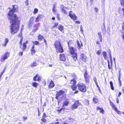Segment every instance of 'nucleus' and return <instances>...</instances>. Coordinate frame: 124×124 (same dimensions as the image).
I'll return each instance as SVG.
<instances>
[{"label": "nucleus", "instance_id": "1", "mask_svg": "<svg viewBox=\"0 0 124 124\" xmlns=\"http://www.w3.org/2000/svg\"><path fill=\"white\" fill-rule=\"evenodd\" d=\"M10 13L8 14V18L10 21L11 25L10 26V33L12 35H14L18 31L20 24V21L18 20V18H14V16L12 17Z\"/></svg>", "mask_w": 124, "mask_h": 124}, {"label": "nucleus", "instance_id": "2", "mask_svg": "<svg viewBox=\"0 0 124 124\" xmlns=\"http://www.w3.org/2000/svg\"><path fill=\"white\" fill-rule=\"evenodd\" d=\"M54 45L56 49L57 52L62 53L63 52V50L62 46L61 45L60 42L59 41L56 40Z\"/></svg>", "mask_w": 124, "mask_h": 124}, {"label": "nucleus", "instance_id": "3", "mask_svg": "<svg viewBox=\"0 0 124 124\" xmlns=\"http://www.w3.org/2000/svg\"><path fill=\"white\" fill-rule=\"evenodd\" d=\"M65 92L62 90H60L57 92L55 98L56 99H61L62 100L64 98L65 96Z\"/></svg>", "mask_w": 124, "mask_h": 124}, {"label": "nucleus", "instance_id": "4", "mask_svg": "<svg viewBox=\"0 0 124 124\" xmlns=\"http://www.w3.org/2000/svg\"><path fill=\"white\" fill-rule=\"evenodd\" d=\"M13 9H11L10 10L9 12L8 13V14L10 12V14L11 15V16L12 17H13V16H14V17H15L14 18L15 19L16 18H18L16 16V15H15L14 13L17 10L18 8V6L17 5H14L13 6Z\"/></svg>", "mask_w": 124, "mask_h": 124}, {"label": "nucleus", "instance_id": "5", "mask_svg": "<svg viewBox=\"0 0 124 124\" xmlns=\"http://www.w3.org/2000/svg\"><path fill=\"white\" fill-rule=\"evenodd\" d=\"M77 87L78 90L82 92H85L86 91V88L85 84L82 83L78 84Z\"/></svg>", "mask_w": 124, "mask_h": 124}, {"label": "nucleus", "instance_id": "6", "mask_svg": "<svg viewBox=\"0 0 124 124\" xmlns=\"http://www.w3.org/2000/svg\"><path fill=\"white\" fill-rule=\"evenodd\" d=\"M9 53L7 52L5 54H2L0 58V61L2 62H4L6 59H7L9 57Z\"/></svg>", "mask_w": 124, "mask_h": 124}, {"label": "nucleus", "instance_id": "7", "mask_svg": "<svg viewBox=\"0 0 124 124\" xmlns=\"http://www.w3.org/2000/svg\"><path fill=\"white\" fill-rule=\"evenodd\" d=\"M84 76L85 83L88 84L89 82V80L90 78V77L87 74V71H85L84 74Z\"/></svg>", "mask_w": 124, "mask_h": 124}, {"label": "nucleus", "instance_id": "8", "mask_svg": "<svg viewBox=\"0 0 124 124\" xmlns=\"http://www.w3.org/2000/svg\"><path fill=\"white\" fill-rule=\"evenodd\" d=\"M80 103L78 101H75L74 103L71 105V108L72 110L76 109L78 108V106L80 105Z\"/></svg>", "mask_w": 124, "mask_h": 124}, {"label": "nucleus", "instance_id": "9", "mask_svg": "<svg viewBox=\"0 0 124 124\" xmlns=\"http://www.w3.org/2000/svg\"><path fill=\"white\" fill-rule=\"evenodd\" d=\"M69 16L70 18L73 20H75L77 19V16L72 11L70 12Z\"/></svg>", "mask_w": 124, "mask_h": 124}, {"label": "nucleus", "instance_id": "10", "mask_svg": "<svg viewBox=\"0 0 124 124\" xmlns=\"http://www.w3.org/2000/svg\"><path fill=\"white\" fill-rule=\"evenodd\" d=\"M60 8L62 12L66 14H67V12L66 11L67 8L66 7H64L63 5H61Z\"/></svg>", "mask_w": 124, "mask_h": 124}, {"label": "nucleus", "instance_id": "11", "mask_svg": "<svg viewBox=\"0 0 124 124\" xmlns=\"http://www.w3.org/2000/svg\"><path fill=\"white\" fill-rule=\"evenodd\" d=\"M60 60L63 61H65L66 58L64 55V54H61L59 55Z\"/></svg>", "mask_w": 124, "mask_h": 124}, {"label": "nucleus", "instance_id": "12", "mask_svg": "<svg viewBox=\"0 0 124 124\" xmlns=\"http://www.w3.org/2000/svg\"><path fill=\"white\" fill-rule=\"evenodd\" d=\"M43 17V16L41 15H39L36 18L35 22H38L39 21L40 19L41 18H42Z\"/></svg>", "mask_w": 124, "mask_h": 124}, {"label": "nucleus", "instance_id": "13", "mask_svg": "<svg viewBox=\"0 0 124 124\" xmlns=\"http://www.w3.org/2000/svg\"><path fill=\"white\" fill-rule=\"evenodd\" d=\"M81 59L84 62H85L87 59L86 56L85 54H82L81 55Z\"/></svg>", "mask_w": 124, "mask_h": 124}, {"label": "nucleus", "instance_id": "14", "mask_svg": "<svg viewBox=\"0 0 124 124\" xmlns=\"http://www.w3.org/2000/svg\"><path fill=\"white\" fill-rule=\"evenodd\" d=\"M54 84L53 82L51 80V81L49 83V84L48 85L49 88L50 89L51 88H52L54 87Z\"/></svg>", "mask_w": 124, "mask_h": 124}, {"label": "nucleus", "instance_id": "15", "mask_svg": "<svg viewBox=\"0 0 124 124\" xmlns=\"http://www.w3.org/2000/svg\"><path fill=\"white\" fill-rule=\"evenodd\" d=\"M34 19V18L33 17L31 18L29 23V26H30L31 25L33 24Z\"/></svg>", "mask_w": 124, "mask_h": 124}, {"label": "nucleus", "instance_id": "16", "mask_svg": "<svg viewBox=\"0 0 124 124\" xmlns=\"http://www.w3.org/2000/svg\"><path fill=\"white\" fill-rule=\"evenodd\" d=\"M28 43V41H27L23 43V51L25 50L26 47V44Z\"/></svg>", "mask_w": 124, "mask_h": 124}, {"label": "nucleus", "instance_id": "17", "mask_svg": "<svg viewBox=\"0 0 124 124\" xmlns=\"http://www.w3.org/2000/svg\"><path fill=\"white\" fill-rule=\"evenodd\" d=\"M8 42V39L7 38H6L5 39V43L2 45L3 46H5L7 45V44Z\"/></svg>", "mask_w": 124, "mask_h": 124}, {"label": "nucleus", "instance_id": "18", "mask_svg": "<svg viewBox=\"0 0 124 124\" xmlns=\"http://www.w3.org/2000/svg\"><path fill=\"white\" fill-rule=\"evenodd\" d=\"M102 55L105 59L106 60L108 58L107 53L105 51H103L102 52Z\"/></svg>", "mask_w": 124, "mask_h": 124}, {"label": "nucleus", "instance_id": "19", "mask_svg": "<svg viewBox=\"0 0 124 124\" xmlns=\"http://www.w3.org/2000/svg\"><path fill=\"white\" fill-rule=\"evenodd\" d=\"M77 45L79 48H80L81 46H83L82 43L81 41H80L79 42L78 40L77 41Z\"/></svg>", "mask_w": 124, "mask_h": 124}, {"label": "nucleus", "instance_id": "20", "mask_svg": "<svg viewBox=\"0 0 124 124\" xmlns=\"http://www.w3.org/2000/svg\"><path fill=\"white\" fill-rule=\"evenodd\" d=\"M34 46L33 45L31 49V54H34L35 53V51L34 49Z\"/></svg>", "mask_w": 124, "mask_h": 124}, {"label": "nucleus", "instance_id": "21", "mask_svg": "<svg viewBox=\"0 0 124 124\" xmlns=\"http://www.w3.org/2000/svg\"><path fill=\"white\" fill-rule=\"evenodd\" d=\"M69 103V102L68 101H65L63 103V104L62 105V108L64 107V106H67Z\"/></svg>", "mask_w": 124, "mask_h": 124}, {"label": "nucleus", "instance_id": "22", "mask_svg": "<svg viewBox=\"0 0 124 124\" xmlns=\"http://www.w3.org/2000/svg\"><path fill=\"white\" fill-rule=\"evenodd\" d=\"M58 29L60 31L62 32L64 29V27L62 25H59Z\"/></svg>", "mask_w": 124, "mask_h": 124}, {"label": "nucleus", "instance_id": "23", "mask_svg": "<svg viewBox=\"0 0 124 124\" xmlns=\"http://www.w3.org/2000/svg\"><path fill=\"white\" fill-rule=\"evenodd\" d=\"M70 53L73 54V55L75 54H76L75 53L74 51V50L73 48V47H71V48L70 49Z\"/></svg>", "mask_w": 124, "mask_h": 124}, {"label": "nucleus", "instance_id": "24", "mask_svg": "<svg viewBox=\"0 0 124 124\" xmlns=\"http://www.w3.org/2000/svg\"><path fill=\"white\" fill-rule=\"evenodd\" d=\"M72 57L73 59L75 61H76L77 59V54H74L73 56Z\"/></svg>", "mask_w": 124, "mask_h": 124}, {"label": "nucleus", "instance_id": "25", "mask_svg": "<svg viewBox=\"0 0 124 124\" xmlns=\"http://www.w3.org/2000/svg\"><path fill=\"white\" fill-rule=\"evenodd\" d=\"M93 101L94 103H96L98 102V100L96 97H94L93 98Z\"/></svg>", "mask_w": 124, "mask_h": 124}, {"label": "nucleus", "instance_id": "26", "mask_svg": "<svg viewBox=\"0 0 124 124\" xmlns=\"http://www.w3.org/2000/svg\"><path fill=\"white\" fill-rule=\"evenodd\" d=\"M38 84V83H37L36 82H33L32 83V85L34 87H35L37 88V86Z\"/></svg>", "mask_w": 124, "mask_h": 124}, {"label": "nucleus", "instance_id": "27", "mask_svg": "<svg viewBox=\"0 0 124 124\" xmlns=\"http://www.w3.org/2000/svg\"><path fill=\"white\" fill-rule=\"evenodd\" d=\"M109 83H110V87L111 88V89L112 90H114V87L113 86V83L112 82V81H110Z\"/></svg>", "mask_w": 124, "mask_h": 124}, {"label": "nucleus", "instance_id": "28", "mask_svg": "<svg viewBox=\"0 0 124 124\" xmlns=\"http://www.w3.org/2000/svg\"><path fill=\"white\" fill-rule=\"evenodd\" d=\"M76 80L73 79V80H71L70 82V83L72 84H75L76 83Z\"/></svg>", "mask_w": 124, "mask_h": 124}, {"label": "nucleus", "instance_id": "29", "mask_svg": "<svg viewBox=\"0 0 124 124\" xmlns=\"http://www.w3.org/2000/svg\"><path fill=\"white\" fill-rule=\"evenodd\" d=\"M37 64L36 63V62H34L33 63H31V66L33 67V66H37Z\"/></svg>", "mask_w": 124, "mask_h": 124}, {"label": "nucleus", "instance_id": "30", "mask_svg": "<svg viewBox=\"0 0 124 124\" xmlns=\"http://www.w3.org/2000/svg\"><path fill=\"white\" fill-rule=\"evenodd\" d=\"M77 86H75L74 85H71V88L73 90H76V89H77Z\"/></svg>", "mask_w": 124, "mask_h": 124}, {"label": "nucleus", "instance_id": "31", "mask_svg": "<svg viewBox=\"0 0 124 124\" xmlns=\"http://www.w3.org/2000/svg\"><path fill=\"white\" fill-rule=\"evenodd\" d=\"M120 2L122 6L124 8V0H120Z\"/></svg>", "mask_w": 124, "mask_h": 124}, {"label": "nucleus", "instance_id": "32", "mask_svg": "<svg viewBox=\"0 0 124 124\" xmlns=\"http://www.w3.org/2000/svg\"><path fill=\"white\" fill-rule=\"evenodd\" d=\"M38 74H36L35 76L34 77L33 80L34 81H37V78L38 77Z\"/></svg>", "mask_w": 124, "mask_h": 124}, {"label": "nucleus", "instance_id": "33", "mask_svg": "<svg viewBox=\"0 0 124 124\" xmlns=\"http://www.w3.org/2000/svg\"><path fill=\"white\" fill-rule=\"evenodd\" d=\"M84 103L85 105H88L89 104V101L88 100H85V101Z\"/></svg>", "mask_w": 124, "mask_h": 124}, {"label": "nucleus", "instance_id": "34", "mask_svg": "<svg viewBox=\"0 0 124 124\" xmlns=\"http://www.w3.org/2000/svg\"><path fill=\"white\" fill-rule=\"evenodd\" d=\"M43 38V36H41L40 34L38 36V39L39 40H41Z\"/></svg>", "mask_w": 124, "mask_h": 124}, {"label": "nucleus", "instance_id": "35", "mask_svg": "<svg viewBox=\"0 0 124 124\" xmlns=\"http://www.w3.org/2000/svg\"><path fill=\"white\" fill-rule=\"evenodd\" d=\"M101 50H99L96 52L97 54L99 55H100V54L101 53Z\"/></svg>", "mask_w": 124, "mask_h": 124}, {"label": "nucleus", "instance_id": "36", "mask_svg": "<svg viewBox=\"0 0 124 124\" xmlns=\"http://www.w3.org/2000/svg\"><path fill=\"white\" fill-rule=\"evenodd\" d=\"M93 79L94 82L95 83V84H97V79L95 77H94L93 78Z\"/></svg>", "mask_w": 124, "mask_h": 124}, {"label": "nucleus", "instance_id": "37", "mask_svg": "<svg viewBox=\"0 0 124 124\" xmlns=\"http://www.w3.org/2000/svg\"><path fill=\"white\" fill-rule=\"evenodd\" d=\"M38 11V10L37 8H35L34 10V14H35L36 13H37V12Z\"/></svg>", "mask_w": 124, "mask_h": 124}, {"label": "nucleus", "instance_id": "38", "mask_svg": "<svg viewBox=\"0 0 124 124\" xmlns=\"http://www.w3.org/2000/svg\"><path fill=\"white\" fill-rule=\"evenodd\" d=\"M98 35L99 36V39H101V38H102V36L101 35V32H99L98 33Z\"/></svg>", "mask_w": 124, "mask_h": 124}, {"label": "nucleus", "instance_id": "39", "mask_svg": "<svg viewBox=\"0 0 124 124\" xmlns=\"http://www.w3.org/2000/svg\"><path fill=\"white\" fill-rule=\"evenodd\" d=\"M33 43L35 45H37L39 44V42L38 41H35L33 42Z\"/></svg>", "mask_w": 124, "mask_h": 124}, {"label": "nucleus", "instance_id": "40", "mask_svg": "<svg viewBox=\"0 0 124 124\" xmlns=\"http://www.w3.org/2000/svg\"><path fill=\"white\" fill-rule=\"evenodd\" d=\"M23 39L22 38L21 39V40L20 42V43L21 45V46L20 47L21 48V46H22V42H23Z\"/></svg>", "mask_w": 124, "mask_h": 124}, {"label": "nucleus", "instance_id": "41", "mask_svg": "<svg viewBox=\"0 0 124 124\" xmlns=\"http://www.w3.org/2000/svg\"><path fill=\"white\" fill-rule=\"evenodd\" d=\"M104 110L103 109L101 108L100 110V112L102 113V114H103Z\"/></svg>", "mask_w": 124, "mask_h": 124}, {"label": "nucleus", "instance_id": "42", "mask_svg": "<svg viewBox=\"0 0 124 124\" xmlns=\"http://www.w3.org/2000/svg\"><path fill=\"white\" fill-rule=\"evenodd\" d=\"M43 118L42 119H41V120L42 122H45L46 121V120L44 118Z\"/></svg>", "mask_w": 124, "mask_h": 124}, {"label": "nucleus", "instance_id": "43", "mask_svg": "<svg viewBox=\"0 0 124 124\" xmlns=\"http://www.w3.org/2000/svg\"><path fill=\"white\" fill-rule=\"evenodd\" d=\"M112 107L115 110H117V108L116 107L115 105L113 107Z\"/></svg>", "mask_w": 124, "mask_h": 124}, {"label": "nucleus", "instance_id": "44", "mask_svg": "<svg viewBox=\"0 0 124 124\" xmlns=\"http://www.w3.org/2000/svg\"><path fill=\"white\" fill-rule=\"evenodd\" d=\"M115 111H116V112L118 114H121V112L120 111L118 110V109H117L116 110H115Z\"/></svg>", "mask_w": 124, "mask_h": 124}, {"label": "nucleus", "instance_id": "45", "mask_svg": "<svg viewBox=\"0 0 124 124\" xmlns=\"http://www.w3.org/2000/svg\"><path fill=\"white\" fill-rule=\"evenodd\" d=\"M120 71H119V74H120ZM120 74H119V77L118 79H119V83L120 84V85L121 83V81L120 80Z\"/></svg>", "mask_w": 124, "mask_h": 124}, {"label": "nucleus", "instance_id": "46", "mask_svg": "<svg viewBox=\"0 0 124 124\" xmlns=\"http://www.w3.org/2000/svg\"><path fill=\"white\" fill-rule=\"evenodd\" d=\"M110 105L112 106V107H113L115 105L113 104V102H112L111 101L110 102Z\"/></svg>", "mask_w": 124, "mask_h": 124}, {"label": "nucleus", "instance_id": "47", "mask_svg": "<svg viewBox=\"0 0 124 124\" xmlns=\"http://www.w3.org/2000/svg\"><path fill=\"white\" fill-rule=\"evenodd\" d=\"M55 6L54 5V8L53 9V11L54 12H56V11L55 9Z\"/></svg>", "mask_w": 124, "mask_h": 124}, {"label": "nucleus", "instance_id": "48", "mask_svg": "<svg viewBox=\"0 0 124 124\" xmlns=\"http://www.w3.org/2000/svg\"><path fill=\"white\" fill-rule=\"evenodd\" d=\"M57 18H58V19L59 20H60L61 18L59 17L60 15L59 14H57Z\"/></svg>", "mask_w": 124, "mask_h": 124}, {"label": "nucleus", "instance_id": "49", "mask_svg": "<svg viewBox=\"0 0 124 124\" xmlns=\"http://www.w3.org/2000/svg\"><path fill=\"white\" fill-rule=\"evenodd\" d=\"M46 114L45 113H44L43 114V116H42V117L43 118H45L46 117Z\"/></svg>", "mask_w": 124, "mask_h": 124}, {"label": "nucleus", "instance_id": "50", "mask_svg": "<svg viewBox=\"0 0 124 124\" xmlns=\"http://www.w3.org/2000/svg\"><path fill=\"white\" fill-rule=\"evenodd\" d=\"M95 9V12L96 13L98 12V9L97 8H94Z\"/></svg>", "mask_w": 124, "mask_h": 124}, {"label": "nucleus", "instance_id": "51", "mask_svg": "<svg viewBox=\"0 0 124 124\" xmlns=\"http://www.w3.org/2000/svg\"><path fill=\"white\" fill-rule=\"evenodd\" d=\"M38 78L37 79V80H38V81H39L41 79V78L40 77H38Z\"/></svg>", "mask_w": 124, "mask_h": 124}, {"label": "nucleus", "instance_id": "52", "mask_svg": "<svg viewBox=\"0 0 124 124\" xmlns=\"http://www.w3.org/2000/svg\"><path fill=\"white\" fill-rule=\"evenodd\" d=\"M28 0H27L25 2V4L26 6H28Z\"/></svg>", "mask_w": 124, "mask_h": 124}, {"label": "nucleus", "instance_id": "53", "mask_svg": "<svg viewBox=\"0 0 124 124\" xmlns=\"http://www.w3.org/2000/svg\"><path fill=\"white\" fill-rule=\"evenodd\" d=\"M58 23H55L54 24V26H53V27H54L55 26H56L58 25Z\"/></svg>", "mask_w": 124, "mask_h": 124}, {"label": "nucleus", "instance_id": "54", "mask_svg": "<svg viewBox=\"0 0 124 124\" xmlns=\"http://www.w3.org/2000/svg\"><path fill=\"white\" fill-rule=\"evenodd\" d=\"M23 54V52H20L19 53V55H22Z\"/></svg>", "mask_w": 124, "mask_h": 124}, {"label": "nucleus", "instance_id": "55", "mask_svg": "<svg viewBox=\"0 0 124 124\" xmlns=\"http://www.w3.org/2000/svg\"><path fill=\"white\" fill-rule=\"evenodd\" d=\"M80 28H81L80 31L82 32L83 31V27L82 26H80Z\"/></svg>", "mask_w": 124, "mask_h": 124}, {"label": "nucleus", "instance_id": "56", "mask_svg": "<svg viewBox=\"0 0 124 124\" xmlns=\"http://www.w3.org/2000/svg\"><path fill=\"white\" fill-rule=\"evenodd\" d=\"M122 36L123 39L124 40V32H123L122 35Z\"/></svg>", "mask_w": 124, "mask_h": 124}, {"label": "nucleus", "instance_id": "57", "mask_svg": "<svg viewBox=\"0 0 124 124\" xmlns=\"http://www.w3.org/2000/svg\"><path fill=\"white\" fill-rule=\"evenodd\" d=\"M80 22L78 21H77L76 22V23H77L78 24H80Z\"/></svg>", "mask_w": 124, "mask_h": 124}, {"label": "nucleus", "instance_id": "58", "mask_svg": "<svg viewBox=\"0 0 124 124\" xmlns=\"http://www.w3.org/2000/svg\"><path fill=\"white\" fill-rule=\"evenodd\" d=\"M5 70H4L3 71H2V72H1V74H0V75H1V76H2V75H3V73L4 72Z\"/></svg>", "mask_w": 124, "mask_h": 124}, {"label": "nucleus", "instance_id": "59", "mask_svg": "<svg viewBox=\"0 0 124 124\" xmlns=\"http://www.w3.org/2000/svg\"><path fill=\"white\" fill-rule=\"evenodd\" d=\"M90 3L92 4L93 3V0H90Z\"/></svg>", "mask_w": 124, "mask_h": 124}, {"label": "nucleus", "instance_id": "60", "mask_svg": "<svg viewBox=\"0 0 124 124\" xmlns=\"http://www.w3.org/2000/svg\"><path fill=\"white\" fill-rule=\"evenodd\" d=\"M108 68L109 69H111V66H110L109 64H108Z\"/></svg>", "mask_w": 124, "mask_h": 124}, {"label": "nucleus", "instance_id": "61", "mask_svg": "<svg viewBox=\"0 0 124 124\" xmlns=\"http://www.w3.org/2000/svg\"><path fill=\"white\" fill-rule=\"evenodd\" d=\"M121 94L122 93L121 92H119L118 94V96L119 97L120 96V95H121Z\"/></svg>", "mask_w": 124, "mask_h": 124}, {"label": "nucleus", "instance_id": "62", "mask_svg": "<svg viewBox=\"0 0 124 124\" xmlns=\"http://www.w3.org/2000/svg\"><path fill=\"white\" fill-rule=\"evenodd\" d=\"M109 56L110 57H111V52H110H110L109 53Z\"/></svg>", "mask_w": 124, "mask_h": 124}, {"label": "nucleus", "instance_id": "63", "mask_svg": "<svg viewBox=\"0 0 124 124\" xmlns=\"http://www.w3.org/2000/svg\"><path fill=\"white\" fill-rule=\"evenodd\" d=\"M101 108H100L99 107H97V110H100V109H101Z\"/></svg>", "mask_w": 124, "mask_h": 124}, {"label": "nucleus", "instance_id": "64", "mask_svg": "<svg viewBox=\"0 0 124 124\" xmlns=\"http://www.w3.org/2000/svg\"><path fill=\"white\" fill-rule=\"evenodd\" d=\"M122 29H123V30H124V23H123V26H122Z\"/></svg>", "mask_w": 124, "mask_h": 124}]
</instances>
